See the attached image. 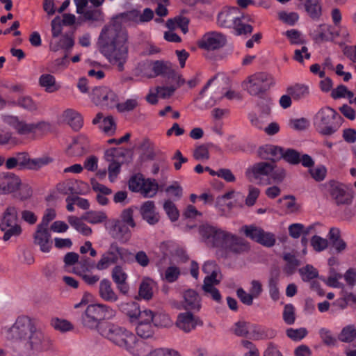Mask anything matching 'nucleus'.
<instances>
[{"instance_id": "f257e3e1", "label": "nucleus", "mask_w": 356, "mask_h": 356, "mask_svg": "<svg viewBox=\"0 0 356 356\" xmlns=\"http://www.w3.org/2000/svg\"><path fill=\"white\" fill-rule=\"evenodd\" d=\"M121 23L140 24V10H132L114 17L102 29L97 46L108 62L120 71L128 58V35Z\"/></svg>"}, {"instance_id": "f03ea898", "label": "nucleus", "mask_w": 356, "mask_h": 356, "mask_svg": "<svg viewBox=\"0 0 356 356\" xmlns=\"http://www.w3.org/2000/svg\"><path fill=\"white\" fill-rule=\"evenodd\" d=\"M3 336L21 356H39L54 350L49 337L27 316H18L11 326L4 327Z\"/></svg>"}, {"instance_id": "7ed1b4c3", "label": "nucleus", "mask_w": 356, "mask_h": 356, "mask_svg": "<svg viewBox=\"0 0 356 356\" xmlns=\"http://www.w3.org/2000/svg\"><path fill=\"white\" fill-rule=\"evenodd\" d=\"M99 333L115 346L134 356H143L147 350V346L138 341L131 331L118 325L104 322L99 325Z\"/></svg>"}, {"instance_id": "20e7f679", "label": "nucleus", "mask_w": 356, "mask_h": 356, "mask_svg": "<svg viewBox=\"0 0 356 356\" xmlns=\"http://www.w3.org/2000/svg\"><path fill=\"white\" fill-rule=\"evenodd\" d=\"M200 234L208 245L219 248L228 252L239 253L248 249L243 239L236 235L209 225L200 227Z\"/></svg>"}, {"instance_id": "39448f33", "label": "nucleus", "mask_w": 356, "mask_h": 356, "mask_svg": "<svg viewBox=\"0 0 356 356\" xmlns=\"http://www.w3.org/2000/svg\"><path fill=\"white\" fill-rule=\"evenodd\" d=\"M115 315V311L110 306L101 304H90L87 306L82 314L81 321L82 325L90 330H97L104 322H100L101 319L112 318Z\"/></svg>"}, {"instance_id": "423d86ee", "label": "nucleus", "mask_w": 356, "mask_h": 356, "mask_svg": "<svg viewBox=\"0 0 356 356\" xmlns=\"http://www.w3.org/2000/svg\"><path fill=\"white\" fill-rule=\"evenodd\" d=\"M134 254L127 248L120 247L116 243L110 245L107 251L101 254L95 268L98 270H104L118 262L130 263L133 261Z\"/></svg>"}, {"instance_id": "0eeeda50", "label": "nucleus", "mask_w": 356, "mask_h": 356, "mask_svg": "<svg viewBox=\"0 0 356 356\" xmlns=\"http://www.w3.org/2000/svg\"><path fill=\"white\" fill-rule=\"evenodd\" d=\"M0 229L4 234V241H8L13 236H17L22 233V227L18 222V209L15 206L9 205L2 213Z\"/></svg>"}, {"instance_id": "6e6552de", "label": "nucleus", "mask_w": 356, "mask_h": 356, "mask_svg": "<svg viewBox=\"0 0 356 356\" xmlns=\"http://www.w3.org/2000/svg\"><path fill=\"white\" fill-rule=\"evenodd\" d=\"M339 114L333 108L325 106L321 108L314 118V125L316 130L323 135L334 134L337 126L335 123Z\"/></svg>"}, {"instance_id": "1a4fd4ad", "label": "nucleus", "mask_w": 356, "mask_h": 356, "mask_svg": "<svg viewBox=\"0 0 356 356\" xmlns=\"http://www.w3.org/2000/svg\"><path fill=\"white\" fill-rule=\"evenodd\" d=\"M210 86L216 87L218 90V91L216 92L215 95L212 97L211 102H209L210 106L214 105L223 97H225L229 100L239 99L241 98V95L239 92L228 87L227 79L223 76H215L210 79L203 90L201 91L200 95H202L203 92Z\"/></svg>"}, {"instance_id": "9d476101", "label": "nucleus", "mask_w": 356, "mask_h": 356, "mask_svg": "<svg viewBox=\"0 0 356 356\" xmlns=\"http://www.w3.org/2000/svg\"><path fill=\"white\" fill-rule=\"evenodd\" d=\"M129 188L145 197H152L157 193L159 184L154 179L145 178L143 175L137 174L130 178Z\"/></svg>"}, {"instance_id": "9b49d317", "label": "nucleus", "mask_w": 356, "mask_h": 356, "mask_svg": "<svg viewBox=\"0 0 356 356\" xmlns=\"http://www.w3.org/2000/svg\"><path fill=\"white\" fill-rule=\"evenodd\" d=\"M202 270L208 275L204 278L203 289L204 292L209 294L211 298L218 302L221 296L218 290L215 287L220 282V277H218V268L214 262L207 261L204 263Z\"/></svg>"}, {"instance_id": "f8f14e48", "label": "nucleus", "mask_w": 356, "mask_h": 356, "mask_svg": "<svg viewBox=\"0 0 356 356\" xmlns=\"http://www.w3.org/2000/svg\"><path fill=\"white\" fill-rule=\"evenodd\" d=\"M273 83V79L269 74L259 72L248 76L243 82V86L251 95H259L266 92Z\"/></svg>"}, {"instance_id": "ddd939ff", "label": "nucleus", "mask_w": 356, "mask_h": 356, "mask_svg": "<svg viewBox=\"0 0 356 356\" xmlns=\"http://www.w3.org/2000/svg\"><path fill=\"white\" fill-rule=\"evenodd\" d=\"M90 98L96 106L107 109L116 107L119 102L115 92L106 86L95 88L90 94Z\"/></svg>"}, {"instance_id": "4468645a", "label": "nucleus", "mask_w": 356, "mask_h": 356, "mask_svg": "<svg viewBox=\"0 0 356 356\" xmlns=\"http://www.w3.org/2000/svg\"><path fill=\"white\" fill-rule=\"evenodd\" d=\"M241 231L243 232L247 237L266 247L273 246L276 241L274 234L265 232L261 228L254 225L243 226Z\"/></svg>"}, {"instance_id": "2eb2a0df", "label": "nucleus", "mask_w": 356, "mask_h": 356, "mask_svg": "<svg viewBox=\"0 0 356 356\" xmlns=\"http://www.w3.org/2000/svg\"><path fill=\"white\" fill-rule=\"evenodd\" d=\"M226 42L225 35L221 33L213 31L204 34L198 42V46L207 51H213L224 47Z\"/></svg>"}, {"instance_id": "dca6fc26", "label": "nucleus", "mask_w": 356, "mask_h": 356, "mask_svg": "<svg viewBox=\"0 0 356 356\" xmlns=\"http://www.w3.org/2000/svg\"><path fill=\"white\" fill-rule=\"evenodd\" d=\"M272 163L261 161L250 166L245 171V177L251 182L261 183L264 177L270 176Z\"/></svg>"}, {"instance_id": "f3484780", "label": "nucleus", "mask_w": 356, "mask_h": 356, "mask_svg": "<svg viewBox=\"0 0 356 356\" xmlns=\"http://www.w3.org/2000/svg\"><path fill=\"white\" fill-rule=\"evenodd\" d=\"M263 291V286L260 281L253 280L250 283L249 292L242 288L236 291V294L240 300L246 305L250 306L253 304V300L258 298Z\"/></svg>"}, {"instance_id": "a211bd4d", "label": "nucleus", "mask_w": 356, "mask_h": 356, "mask_svg": "<svg viewBox=\"0 0 356 356\" xmlns=\"http://www.w3.org/2000/svg\"><path fill=\"white\" fill-rule=\"evenodd\" d=\"M2 120L5 124L13 127L20 135L32 133L35 129L34 124L28 123L17 116L6 115L2 116Z\"/></svg>"}, {"instance_id": "6ab92c4d", "label": "nucleus", "mask_w": 356, "mask_h": 356, "mask_svg": "<svg viewBox=\"0 0 356 356\" xmlns=\"http://www.w3.org/2000/svg\"><path fill=\"white\" fill-rule=\"evenodd\" d=\"M330 193L337 204H348L352 199L350 188L341 183L331 182Z\"/></svg>"}, {"instance_id": "aec40b11", "label": "nucleus", "mask_w": 356, "mask_h": 356, "mask_svg": "<svg viewBox=\"0 0 356 356\" xmlns=\"http://www.w3.org/2000/svg\"><path fill=\"white\" fill-rule=\"evenodd\" d=\"M33 243L38 245L43 252H49L51 248V234L48 227L37 225L33 234Z\"/></svg>"}, {"instance_id": "412c9836", "label": "nucleus", "mask_w": 356, "mask_h": 356, "mask_svg": "<svg viewBox=\"0 0 356 356\" xmlns=\"http://www.w3.org/2000/svg\"><path fill=\"white\" fill-rule=\"evenodd\" d=\"M176 325L181 330L188 332L197 326L202 325V321L197 316L189 312H185L178 316Z\"/></svg>"}, {"instance_id": "4be33fe9", "label": "nucleus", "mask_w": 356, "mask_h": 356, "mask_svg": "<svg viewBox=\"0 0 356 356\" xmlns=\"http://www.w3.org/2000/svg\"><path fill=\"white\" fill-rule=\"evenodd\" d=\"M20 178L14 174L0 176V195L15 194L19 186Z\"/></svg>"}, {"instance_id": "5701e85b", "label": "nucleus", "mask_w": 356, "mask_h": 356, "mask_svg": "<svg viewBox=\"0 0 356 356\" xmlns=\"http://www.w3.org/2000/svg\"><path fill=\"white\" fill-rule=\"evenodd\" d=\"M238 10L236 8L225 7L218 14L217 24L225 28H231L238 17Z\"/></svg>"}, {"instance_id": "b1692460", "label": "nucleus", "mask_w": 356, "mask_h": 356, "mask_svg": "<svg viewBox=\"0 0 356 356\" xmlns=\"http://www.w3.org/2000/svg\"><path fill=\"white\" fill-rule=\"evenodd\" d=\"M63 122L69 125L72 129L79 130L83 124V120L81 115L72 108L65 109L60 115Z\"/></svg>"}, {"instance_id": "393cba45", "label": "nucleus", "mask_w": 356, "mask_h": 356, "mask_svg": "<svg viewBox=\"0 0 356 356\" xmlns=\"http://www.w3.org/2000/svg\"><path fill=\"white\" fill-rule=\"evenodd\" d=\"M140 213L143 220L149 225H155L160 220L159 213L157 211L153 201L145 202L140 208Z\"/></svg>"}, {"instance_id": "a878e982", "label": "nucleus", "mask_w": 356, "mask_h": 356, "mask_svg": "<svg viewBox=\"0 0 356 356\" xmlns=\"http://www.w3.org/2000/svg\"><path fill=\"white\" fill-rule=\"evenodd\" d=\"M116 150L111 149L106 152V159L110 163L108 165V177L111 182H113L120 171L121 159L115 156Z\"/></svg>"}, {"instance_id": "bb28decb", "label": "nucleus", "mask_w": 356, "mask_h": 356, "mask_svg": "<svg viewBox=\"0 0 356 356\" xmlns=\"http://www.w3.org/2000/svg\"><path fill=\"white\" fill-rule=\"evenodd\" d=\"M94 124H99V128L106 135H113L116 131V124L112 116L104 117L99 113L92 120Z\"/></svg>"}, {"instance_id": "cd10ccee", "label": "nucleus", "mask_w": 356, "mask_h": 356, "mask_svg": "<svg viewBox=\"0 0 356 356\" xmlns=\"http://www.w3.org/2000/svg\"><path fill=\"white\" fill-rule=\"evenodd\" d=\"M99 295L106 302H115L118 300V296L112 286V283L108 279H103L99 285Z\"/></svg>"}, {"instance_id": "c85d7f7f", "label": "nucleus", "mask_w": 356, "mask_h": 356, "mask_svg": "<svg viewBox=\"0 0 356 356\" xmlns=\"http://www.w3.org/2000/svg\"><path fill=\"white\" fill-rule=\"evenodd\" d=\"M339 35L338 32L330 25L321 24L316 31L314 40L317 42L333 41Z\"/></svg>"}, {"instance_id": "c756f323", "label": "nucleus", "mask_w": 356, "mask_h": 356, "mask_svg": "<svg viewBox=\"0 0 356 356\" xmlns=\"http://www.w3.org/2000/svg\"><path fill=\"white\" fill-rule=\"evenodd\" d=\"M74 272L81 277L83 280L88 285H95L99 280V277L91 273L88 268L87 261L84 263L79 262L74 267Z\"/></svg>"}, {"instance_id": "7c9ffc66", "label": "nucleus", "mask_w": 356, "mask_h": 356, "mask_svg": "<svg viewBox=\"0 0 356 356\" xmlns=\"http://www.w3.org/2000/svg\"><path fill=\"white\" fill-rule=\"evenodd\" d=\"M108 233L115 238L122 239L129 234V227L120 220H111L106 225Z\"/></svg>"}, {"instance_id": "2f4dec72", "label": "nucleus", "mask_w": 356, "mask_h": 356, "mask_svg": "<svg viewBox=\"0 0 356 356\" xmlns=\"http://www.w3.org/2000/svg\"><path fill=\"white\" fill-rule=\"evenodd\" d=\"M119 309L129 318L131 323H134L137 320V316L140 314V310L138 303L131 302H122L118 305Z\"/></svg>"}, {"instance_id": "473e14b6", "label": "nucleus", "mask_w": 356, "mask_h": 356, "mask_svg": "<svg viewBox=\"0 0 356 356\" xmlns=\"http://www.w3.org/2000/svg\"><path fill=\"white\" fill-rule=\"evenodd\" d=\"M88 140L83 136L74 138L67 148V152L70 156H81L88 148Z\"/></svg>"}, {"instance_id": "72a5a7b5", "label": "nucleus", "mask_w": 356, "mask_h": 356, "mask_svg": "<svg viewBox=\"0 0 356 356\" xmlns=\"http://www.w3.org/2000/svg\"><path fill=\"white\" fill-rule=\"evenodd\" d=\"M38 83L40 86L48 93L56 92L61 88L60 83L56 81L55 76L50 74H42L39 77Z\"/></svg>"}, {"instance_id": "f704fd0d", "label": "nucleus", "mask_w": 356, "mask_h": 356, "mask_svg": "<svg viewBox=\"0 0 356 356\" xmlns=\"http://www.w3.org/2000/svg\"><path fill=\"white\" fill-rule=\"evenodd\" d=\"M183 305L187 310L199 311L201 307L200 298L193 290H188L184 294Z\"/></svg>"}, {"instance_id": "c9c22d12", "label": "nucleus", "mask_w": 356, "mask_h": 356, "mask_svg": "<svg viewBox=\"0 0 356 356\" xmlns=\"http://www.w3.org/2000/svg\"><path fill=\"white\" fill-rule=\"evenodd\" d=\"M282 147L266 145L259 149V155L263 159L278 160L282 159Z\"/></svg>"}, {"instance_id": "e433bc0d", "label": "nucleus", "mask_w": 356, "mask_h": 356, "mask_svg": "<svg viewBox=\"0 0 356 356\" xmlns=\"http://www.w3.org/2000/svg\"><path fill=\"white\" fill-rule=\"evenodd\" d=\"M327 236L337 253H341L346 249V243L341 238V232L338 228L332 227Z\"/></svg>"}, {"instance_id": "4c0bfd02", "label": "nucleus", "mask_w": 356, "mask_h": 356, "mask_svg": "<svg viewBox=\"0 0 356 356\" xmlns=\"http://www.w3.org/2000/svg\"><path fill=\"white\" fill-rule=\"evenodd\" d=\"M288 94L294 100H300L309 95V88L304 84H296L287 88Z\"/></svg>"}, {"instance_id": "58836bf2", "label": "nucleus", "mask_w": 356, "mask_h": 356, "mask_svg": "<svg viewBox=\"0 0 356 356\" xmlns=\"http://www.w3.org/2000/svg\"><path fill=\"white\" fill-rule=\"evenodd\" d=\"M155 286L154 282L149 278L144 277L139 287V296L145 300H149L153 296V290Z\"/></svg>"}, {"instance_id": "ea45409f", "label": "nucleus", "mask_w": 356, "mask_h": 356, "mask_svg": "<svg viewBox=\"0 0 356 356\" xmlns=\"http://www.w3.org/2000/svg\"><path fill=\"white\" fill-rule=\"evenodd\" d=\"M278 202L282 204L284 212L287 214L296 213L300 209V206L293 195H286L279 199Z\"/></svg>"}, {"instance_id": "a19ab883", "label": "nucleus", "mask_w": 356, "mask_h": 356, "mask_svg": "<svg viewBox=\"0 0 356 356\" xmlns=\"http://www.w3.org/2000/svg\"><path fill=\"white\" fill-rule=\"evenodd\" d=\"M305 8L307 14L313 19H318L322 13L321 0H306Z\"/></svg>"}, {"instance_id": "79ce46f5", "label": "nucleus", "mask_w": 356, "mask_h": 356, "mask_svg": "<svg viewBox=\"0 0 356 356\" xmlns=\"http://www.w3.org/2000/svg\"><path fill=\"white\" fill-rule=\"evenodd\" d=\"M50 324L55 330L61 333L71 332L74 328L73 323L70 321L57 317L53 318Z\"/></svg>"}, {"instance_id": "37998d69", "label": "nucleus", "mask_w": 356, "mask_h": 356, "mask_svg": "<svg viewBox=\"0 0 356 356\" xmlns=\"http://www.w3.org/2000/svg\"><path fill=\"white\" fill-rule=\"evenodd\" d=\"M67 220L70 225L81 234L85 236H89L91 234V228L79 218L74 216H70L67 218Z\"/></svg>"}, {"instance_id": "c03bdc74", "label": "nucleus", "mask_w": 356, "mask_h": 356, "mask_svg": "<svg viewBox=\"0 0 356 356\" xmlns=\"http://www.w3.org/2000/svg\"><path fill=\"white\" fill-rule=\"evenodd\" d=\"M338 339L345 343H350L356 339V326L349 324L344 326L338 335Z\"/></svg>"}, {"instance_id": "a18cd8bd", "label": "nucleus", "mask_w": 356, "mask_h": 356, "mask_svg": "<svg viewBox=\"0 0 356 356\" xmlns=\"http://www.w3.org/2000/svg\"><path fill=\"white\" fill-rule=\"evenodd\" d=\"M84 219L91 224H98L107 220V215L102 211H90L84 216Z\"/></svg>"}, {"instance_id": "49530a36", "label": "nucleus", "mask_w": 356, "mask_h": 356, "mask_svg": "<svg viewBox=\"0 0 356 356\" xmlns=\"http://www.w3.org/2000/svg\"><path fill=\"white\" fill-rule=\"evenodd\" d=\"M138 105L139 98L135 95L122 103H119L118 102L116 108L120 112H129L134 110Z\"/></svg>"}, {"instance_id": "de8ad7c7", "label": "nucleus", "mask_w": 356, "mask_h": 356, "mask_svg": "<svg viewBox=\"0 0 356 356\" xmlns=\"http://www.w3.org/2000/svg\"><path fill=\"white\" fill-rule=\"evenodd\" d=\"M342 275L337 273L334 268L330 269L329 276L327 278H322V280L325 284L332 288H339L341 286V284L339 280L341 279Z\"/></svg>"}, {"instance_id": "09e8293b", "label": "nucleus", "mask_w": 356, "mask_h": 356, "mask_svg": "<svg viewBox=\"0 0 356 356\" xmlns=\"http://www.w3.org/2000/svg\"><path fill=\"white\" fill-rule=\"evenodd\" d=\"M111 277L115 284H121L127 282L128 274L122 266L116 265L112 269Z\"/></svg>"}, {"instance_id": "8fccbe9b", "label": "nucleus", "mask_w": 356, "mask_h": 356, "mask_svg": "<svg viewBox=\"0 0 356 356\" xmlns=\"http://www.w3.org/2000/svg\"><path fill=\"white\" fill-rule=\"evenodd\" d=\"M277 15L279 20L289 26L295 25L299 20V15L296 12L280 11Z\"/></svg>"}, {"instance_id": "3c124183", "label": "nucleus", "mask_w": 356, "mask_h": 356, "mask_svg": "<svg viewBox=\"0 0 356 356\" xmlns=\"http://www.w3.org/2000/svg\"><path fill=\"white\" fill-rule=\"evenodd\" d=\"M33 191L31 187L25 182L19 180V186L17 187V193L14 194L15 197L22 200H27L32 195Z\"/></svg>"}, {"instance_id": "603ef678", "label": "nucleus", "mask_w": 356, "mask_h": 356, "mask_svg": "<svg viewBox=\"0 0 356 356\" xmlns=\"http://www.w3.org/2000/svg\"><path fill=\"white\" fill-rule=\"evenodd\" d=\"M284 35L287 38L291 44H302L305 40L302 33L296 29H290L284 32Z\"/></svg>"}, {"instance_id": "864d4df0", "label": "nucleus", "mask_w": 356, "mask_h": 356, "mask_svg": "<svg viewBox=\"0 0 356 356\" xmlns=\"http://www.w3.org/2000/svg\"><path fill=\"white\" fill-rule=\"evenodd\" d=\"M299 273L304 282H309L318 275L317 269L312 265H307L300 268Z\"/></svg>"}, {"instance_id": "5fc2aeb1", "label": "nucleus", "mask_w": 356, "mask_h": 356, "mask_svg": "<svg viewBox=\"0 0 356 356\" xmlns=\"http://www.w3.org/2000/svg\"><path fill=\"white\" fill-rule=\"evenodd\" d=\"M154 324H141L136 325V334L141 338L148 339L154 335Z\"/></svg>"}, {"instance_id": "6e6d98bb", "label": "nucleus", "mask_w": 356, "mask_h": 356, "mask_svg": "<svg viewBox=\"0 0 356 356\" xmlns=\"http://www.w3.org/2000/svg\"><path fill=\"white\" fill-rule=\"evenodd\" d=\"M330 95L334 99L340 98L351 99L354 96L353 93L343 85H339L336 88L333 89Z\"/></svg>"}, {"instance_id": "4d7b16f0", "label": "nucleus", "mask_w": 356, "mask_h": 356, "mask_svg": "<svg viewBox=\"0 0 356 356\" xmlns=\"http://www.w3.org/2000/svg\"><path fill=\"white\" fill-rule=\"evenodd\" d=\"M171 68V65L170 63H165L161 60L155 61L152 65V70L153 71V74H150L149 76H156L160 74H163L166 73Z\"/></svg>"}, {"instance_id": "13d9d810", "label": "nucleus", "mask_w": 356, "mask_h": 356, "mask_svg": "<svg viewBox=\"0 0 356 356\" xmlns=\"http://www.w3.org/2000/svg\"><path fill=\"white\" fill-rule=\"evenodd\" d=\"M283 258L286 261L285 270L291 274L295 269L300 265V261L296 258L295 255L291 253H284Z\"/></svg>"}, {"instance_id": "bf43d9fd", "label": "nucleus", "mask_w": 356, "mask_h": 356, "mask_svg": "<svg viewBox=\"0 0 356 356\" xmlns=\"http://www.w3.org/2000/svg\"><path fill=\"white\" fill-rule=\"evenodd\" d=\"M282 159H284L286 162L291 164H297L300 163V154L292 149H282Z\"/></svg>"}, {"instance_id": "052dcab7", "label": "nucleus", "mask_w": 356, "mask_h": 356, "mask_svg": "<svg viewBox=\"0 0 356 356\" xmlns=\"http://www.w3.org/2000/svg\"><path fill=\"white\" fill-rule=\"evenodd\" d=\"M154 321V312L149 309H145L142 310L140 314L137 316V320L133 324L141 325V324H151Z\"/></svg>"}, {"instance_id": "680f3d73", "label": "nucleus", "mask_w": 356, "mask_h": 356, "mask_svg": "<svg viewBox=\"0 0 356 356\" xmlns=\"http://www.w3.org/2000/svg\"><path fill=\"white\" fill-rule=\"evenodd\" d=\"M232 27L234 28L237 35L250 33L252 31V26L251 25L244 24L241 22L240 13Z\"/></svg>"}, {"instance_id": "e2e57ef3", "label": "nucleus", "mask_w": 356, "mask_h": 356, "mask_svg": "<svg viewBox=\"0 0 356 356\" xmlns=\"http://www.w3.org/2000/svg\"><path fill=\"white\" fill-rule=\"evenodd\" d=\"M153 324L156 327H168L172 324V321L166 314L154 312Z\"/></svg>"}, {"instance_id": "0e129e2a", "label": "nucleus", "mask_w": 356, "mask_h": 356, "mask_svg": "<svg viewBox=\"0 0 356 356\" xmlns=\"http://www.w3.org/2000/svg\"><path fill=\"white\" fill-rule=\"evenodd\" d=\"M310 242L313 249L318 252L326 250L328 247V241L317 235L313 236Z\"/></svg>"}, {"instance_id": "69168bd1", "label": "nucleus", "mask_w": 356, "mask_h": 356, "mask_svg": "<svg viewBox=\"0 0 356 356\" xmlns=\"http://www.w3.org/2000/svg\"><path fill=\"white\" fill-rule=\"evenodd\" d=\"M163 209L172 222L177 221L179 217V212L175 204L171 201H166L163 204Z\"/></svg>"}, {"instance_id": "338daca9", "label": "nucleus", "mask_w": 356, "mask_h": 356, "mask_svg": "<svg viewBox=\"0 0 356 356\" xmlns=\"http://www.w3.org/2000/svg\"><path fill=\"white\" fill-rule=\"evenodd\" d=\"M273 104V101L270 98L266 97L260 99L257 104L258 113L270 117Z\"/></svg>"}, {"instance_id": "774afa93", "label": "nucleus", "mask_w": 356, "mask_h": 356, "mask_svg": "<svg viewBox=\"0 0 356 356\" xmlns=\"http://www.w3.org/2000/svg\"><path fill=\"white\" fill-rule=\"evenodd\" d=\"M146 356H181L180 354L175 350L159 348L150 351Z\"/></svg>"}]
</instances>
